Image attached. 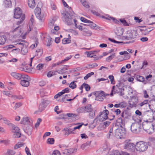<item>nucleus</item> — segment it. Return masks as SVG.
Returning <instances> with one entry per match:
<instances>
[{
  "mask_svg": "<svg viewBox=\"0 0 155 155\" xmlns=\"http://www.w3.org/2000/svg\"><path fill=\"white\" fill-rule=\"evenodd\" d=\"M14 18L18 19L21 17V19L20 21L17 22V25H19L21 24L25 18V15L22 14L21 10L19 8H15L14 10Z\"/></svg>",
  "mask_w": 155,
  "mask_h": 155,
  "instance_id": "f257e3e1",
  "label": "nucleus"
},
{
  "mask_svg": "<svg viewBox=\"0 0 155 155\" xmlns=\"http://www.w3.org/2000/svg\"><path fill=\"white\" fill-rule=\"evenodd\" d=\"M114 134L117 138H124L126 137L125 129L123 126L119 127L116 129Z\"/></svg>",
  "mask_w": 155,
  "mask_h": 155,
  "instance_id": "f03ea898",
  "label": "nucleus"
},
{
  "mask_svg": "<svg viewBox=\"0 0 155 155\" xmlns=\"http://www.w3.org/2000/svg\"><path fill=\"white\" fill-rule=\"evenodd\" d=\"M124 91V88L120 84H118L115 86H114L112 87V89L110 94V96H112L113 94H115L120 93V95L123 96L124 94L123 92Z\"/></svg>",
  "mask_w": 155,
  "mask_h": 155,
  "instance_id": "7ed1b4c3",
  "label": "nucleus"
},
{
  "mask_svg": "<svg viewBox=\"0 0 155 155\" xmlns=\"http://www.w3.org/2000/svg\"><path fill=\"white\" fill-rule=\"evenodd\" d=\"M140 122H136L133 123L131 126L130 130L131 131L135 134H138L142 130V126Z\"/></svg>",
  "mask_w": 155,
  "mask_h": 155,
  "instance_id": "20e7f679",
  "label": "nucleus"
},
{
  "mask_svg": "<svg viewBox=\"0 0 155 155\" xmlns=\"http://www.w3.org/2000/svg\"><path fill=\"white\" fill-rule=\"evenodd\" d=\"M148 146V144L143 141L137 142L135 145V147L137 151L140 152H143L147 149Z\"/></svg>",
  "mask_w": 155,
  "mask_h": 155,
  "instance_id": "39448f33",
  "label": "nucleus"
},
{
  "mask_svg": "<svg viewBox=\"0 0 155 155\" xmlns=\"http://www.w3.org/2000/svg\"><path fill=\"white\" fill-rule=\"evenodd\" d=\"M17 42H19L17 43V45H20L23 47H21V52L23 55L26 54L28 52V49L27 47L28 46V43L25 41L24 40H22L21 39H18L17 40Z\"/></svg>",
  "mask_w": 155,
  "mask_h": 155,
  "instance_id": "423d86ee",
  "label": "nucleus"
},
{
  "mask_svg": "<svg viewBox=\"0 0 155 155\" xmlns=\"http://www.w3.org/2000/svg\"><path fill=\"white\" fill-rule=\"evenodd\" d=\"M130 99L128 101L129 106L130 108L136 107L137 106L138 100L136 96H132L130 97Z\"/></svg>",
  "mask_w": 155,
  "mask_h": 155,
  "instance_id": "0eeeda50",
  "label": "nucleus"
},
{
  "mask_svg": "<svg viewBox=\"0 0 155 155\" xmlns=\"http://www.w3.org/2000/svg\"><path fill=\"white\" fill-rule=\"evenodd\" d=\"M137 32L136 31L131 30L127 31V35L123 37L124 38H125L127 40H131L135 38L137 36Z\"/></svg>",
  "mask_w": 155,
  "mask_h": 155,
  "instance_id": "6e6552de",
  "label": "nucleus"
},
{
  "mask_svg": "<svg viewBox=\"0 0 155 155\" xmlns=\"http://www.w3.org/2000/svg\"><path fill=\"white\" fill-rule=\"evenodd\" d=\"M147 122H151L154 120L153 113L150 111H147L143 116Z\"/></svg>",
  "mask_w": 155,
  "mask_h": 155,
  "instance_id": "1a4fd4ad",
  "label": "nucleus"
},
{
  "mask_svg": "<svg viewBox=\"0 0 155 155\" xmlns=\"http://www.w3.org/2000/svg\"><path fill=\"white\" fill-rule=\"evenodd\" d=\"M11 130L13 133H14L13 137L14 138H19L21 137V134L20 132V129L18 127L14 124H11Z\"/></svg>",
  "mask_w": 155,
  "mask_h": 155,
  "instance_id": "9d476101",
  "label": "nucleus"
},
{
  "mask_svg": "<svg viewBox=\"0 0 155 155\" xmlns=\"http://www.w3.org/2000/svg\"><path fill=\"white\" fill-rule=\"evenodd\" d=\"M124 147L128 150H130L132 152L134 151L135 148L134 144L127 140L125 142Z\"/></svg>",
  "mask_w": 155,
  "mask_h": 155,
  "instance_id": "9b49d317",
  "label": "nucleus"
},
{
  "mask_svg": "<svg viewBox=\"0 0 155 155\" xmlns=\"http://www.w3.org/2000/svg\"><path fill=\"white\" fill-rule=\"evenodd\" d=\"M104 91H99L93 93V94L96 97L95 100L100 101H102L104 100L103 95Z\"/></svg>",
  "mask_w": 155,
  "mask_h": 155,
  "instance_id": "f8f14e48",
  "label": "nucleus"
},
{
  "mask_svg": "<svg viewBox=\"0 0 155 155\" xmlns=\"http://www.w3.org/2000/svg\"><path fill=\"white\" fill-rule=\"evenodd\" d=\"M74 13L73 12L70 14L69 12H67V14H65L66 17L65 18L66 21L68 23V25H71L73 24L72 19H74V16L73 15V14Z\"/></svg>",
  "mask_w": 155,
  "mask_h": 155,
  "instance_id": "ddd939ff",
  "label": "nucleus"
},
{
  "mask_svg": "<svg viewBox=\"0 0 155 155\" xmlns=\"http://www.w3.org/2000/svg\"><path fill=\"white\" fill-rule=\"evenodd\" d=\"M40 10L39 8H37L35 9V12L37 18L42 21L44 20V16L41 14Z\"/></svg>",
  "mask_w": 155,
  "mask_h": 155,
  "instance_id": "4468645a",
  "label": "nucleus"
},
{
  "mask_svg": "<svg viewBox=\"0 0 155 155\" xmlns=\"http://www.w3.org/2000/svg\"><path fill=\"white\" fill-rule=\"evenodd\" d=\"M108 113L109 111L107 110H104L103 112H100L99 113V115H97L96 119L98 117H101L102 115L104 114L102 116V119H101L102 120H105L108 118Z\"/></svg>",
  "mask_w": 155,
  "mask_h": 155,
  "instance_id": "2eb2a0df",
  "label": "nucleus"
},
{
  "mask_svg": "<svg viewBox=\"0 0 155 155\" xmlns=\"http://www.w3.org/2000/svg\"><path fill=\"white\" fill-rule=\"evenodd\" d=\"M142 126V128L145 130H149L150 128L152 129L153 127L152 124L150 122L145 123Z\"/></svg>",
  "mask_w": 155,
  "mask_h": 155,
  "instance_id": "dca6fc26",
  "label": "nucleus"
},
{
  "mask_svg": "<svg viewBox=\"0 0 155 155\" xmlns=\"http://www.w3.org/2000/svg\"><path fill=\"white\" fill-rule=\"evenodd\" d=\"M124 124V122L123 118L121 117L118 118L116 121L115 124V126H118L119 127L120 126H123Z\"/></svg>",
  "mask_w": 155,
  "mask_h": 155,
  "instance_id": "f3484780",
  "label": "nucleus"
},
{
  "mask_svg": "<svg viewBox=\"0 0 155 155\" xmlns=\"http://www.w3.org/2000/svg\"><path fill=\"white\" fill-rule=\"evenodd\" d=\"M135 78L137 81L142 82L144 84H146L147 83V81L145 80L144 78L142 76L137 75L135 77Z\"/></svg>",
  "mask_w": 155,
  "mask_h": 155,
  "instance_id": "a211bd4d",
  "label": "nucleus"
},
{
  "mask_svg": "<svg viewBox=\"0 0 155 155\" xmlns=\"http://www.w3.org/2000/svg\"><path fill=\"white\" fill-rule=\"evenodd\" d=\"M84 109L85 113L91 112L93 110L92 105L91 104L86 105L84 107Z\"/></svg>",
  "mask_w": 155,
  "mask_h": 155,
  "instance_id": "6ab92c4d",
  "label": "nucleus"
},
{
  "mask_svg": "<svg viewBox=\"0 0 155 155\" xmlns=\"http://www.w3.org/2000/svg\"><path fill=\"white\" fill-rule=\"evenodd\" d=\"M20 27L21 26H19L14 28V29L12 30L11 32L13 33L15 32L17 35H20L21 32V30Z\"/></svg>",
  "mask_w": 155,
  "mask_h": 155,
  "instance_id": "aec40b11",
  "label": "nucleus"
},
{
  "mask_svg": "<svg viewBox=\"0 0 155 155\" xmlns=\"http://www.w3.org/2000/svg\"><path fill=\"white\" fill-rule=\"evenodd\" d=\"M4 5L5 8L11 7L12 3L11 0H4Z\"/></svg>",
  "mask_w": 155,
  "mask_h": 155,
  "instance_id": "412c9836",
  "label": "nucleus"
},
{
  "mask_svg": "<svg viewBox=\"0 0 155 155\" xmlns=\"http://www.w3.org/2000/svg\"><path fill=\"white\" fill-rule=\"evenodd\" d=\"M150 28H149L148 29H140V30L141 32L142 35H145L149 34V32L153 29H152L150 30H148V29H150Z\"/></svg>",
  "mask_w": 155,
  "mask_h": 155,
  "instance_id": "4be33fe9",
  "label": "nucleus"
},
{
  "mask_svg": "<svg viewBox=\"0 0 155 155\" xmlns=\"http://www.w3.org/2000/svg\"><path fill=\"white\" fill-rule=\"evenodd\" d=\"M28 5L30 8H34L36 5L35 0H28Z\"/></svg>",
  "mask_w": 155,
  "mask_h": 155,
  "instance_id": "5701e85b",
  "label": "nucleus"
},
{
  "mask_svg": "<svg viewBox=\"0 0 155 155\" xmlns=\"http://www.w3.org/2000/svg\"><path fill=\"white\" fill-rule=\"evenodd\" d=\"M11 75L18 80L21 79V78L22 74H20L16 72H12L11 73Z\"/></svg>",
  "mask_w": 155,
  "mask_h": 155,
  "instance_id": "b1692460",
  "label": "nucleus"
},
{
  "mask_svg": "<svg viewBox=\"0 0 155 155\" xmlns=\"http://www.w3.org/2000/svg\"><path fill=\"white\" fill-rule=\"evenodd\" d=\"M77 151V149L76 148H71L67 150L66 151V153L67 155H70L75 152Z\"/></svg>",
  "mask_w": 155,
  "mask_h": 155,
  "instance_id": "393cba45",
  "label": "nucleus"
},
{
  "mask_svg": "<svg viewBox=\"0 0 155 155\" xmlns=\"http://www.w3.org/2000/svg\"><path fill=\"white\" fill-rule=\"evenodd\" d=\"M55 20L52 18L50 19L48 22V28L51 29L54 27Z\"/></svg>",
  "mask_w": 155,
  "mask_h": 155,
  "instance_id": "a878e982",
  "label": "nucleus"
},
{
  "mask_svg": "<svg viewBox=\"0 0 155 155\" xmlns=\"http://www.w3.org/2000/svg\"><path fill=\"white\" fill-rule=\"evenodd\" d=\"M30 122L29 118L28 117L23 118L22 121H21V124L25 125L28 124Z\"/></svg>",
  "mask_w": 155,
  "mask_h": 155,
  "instance_id": "bb28decb",
  "label": "nucleus"
},
{
  "mask_svg": "<svg viewBox=\"0 0 155 155\" xmlns=\"http://www.w3.org/2000/svg\"><path fill=\"white\" fill-rule=\"evenodd\" d=\"M29 81H25L24 80H21L20 84L21 85L24 87H28L29 85Z\"/></svg>",
  "mask_w": 155,
  "mask_h": 155,
  "instance_id": "cd10ccee",
  "label": "nucleus"
},
{
  "mask_svg": "<svg viewBox=\"0 0 155 155\" xmlns=\"http://www.w3.org/2000/svg\"><path fill=\"white\" fill-rule=\"evenodd\" d=\"M21 80H24L25 81H29L31 80V78L28 75L22 74L21 78Z\"/></svg>",
  "mask_w": 155,
  "mask_h": 155,
  "instance_id": "c85d7f7f",
  "label": "nucleus"
},
{
  "mask_svg": "<svg viewBox=\"0 0 155 155\" xmlns=\"http://www.w3.org/2000/svg\"><path fill=\"white\" fill-rule=\"evenodd\" d=\"M47 106L42 101L39 106V110L40 112H41L44 110Z\"/></svg>",
  "mask_w": 155,
  "mask_h": 155,
  "instance_id": "c756f323",
  "label": "nucleus"
},
{
  "mask_svg": "<svg viewBox=\"0 0 155 155\" xmlns=\"http://www.w3.org/2000/svg\"><path fill=\"white\" fill-rule=\"evenodd\" d=\"M68 67V66L64 65V67L63 68L61 69L59 72H58V73L62 74L64 73H65L66 72L65 71L68 69L67 67Z\"/></svg>",
  "mask_w": 155,
  "mask_h": 155,
  "instance_id": "7c9ffc66",
  "label": "nucleus"
},
{
  "mask_svg": "<svg viewBox=\"0 0 155 155\" xmlns=\"http://www.w3.org/2000/svg\"><path fill=\"white\" fill-rule=\"evenodd\" d=\"M6 38L5 36H0V45H2L5 44Z\"/></svg>",
  "mask_w": 155,
  "mask_h": 155,
  "instance_id": "2f4dec72",
  "label": "nucleus"
},
{
  "mask_svg": "<svg viewBox=\"0 0 155 155\" xmlns=\"http://www.w3.org/2000/svg\"><path fill=\"white\" fill-rule=\"evenodd\" d=\"M58 72L57 71H49L47 74V76L48 77H51L52 76L56 74V73Z\"/></svg>",
  "mask_w": 155,
  "mask_h": 155,
  "instance_id": "473e14b6",
  "label": "nucleus"
},
{
  "mask_svg": "<svg viewBox=\"0 0 155 155\" xmlns=\"http://www.w3.org/2000/svg\"><path fill=\"white\" fill-rule=\"evenodd\" d=\"M40 94L41 97L46 96L47 94V93L44 89H41L40 90Z\"/></svg>",
  "mask_w": 155,
  "mask_h": 155,
  "instance_id": "72a5a7b5",
  "label": "nucleus"
},
{
  "mask_svg": "<svg viewBox=\"0 0 155 155\" xmlns=\"http://www.w3.org/2000/svg\"><path fill=\"white\" fill-rule=\"evenodd\" d=\"M81 2L83 6L86 8H89L90 6L88 3L86 2V0H81Z\"/></svg>",
  "mask_w": 155,
  "mask_h": 155,
  "instance_id": "f704fd0d",
  "label": "nucleus"
},
{
  "mask_svg": "<svg viewBox=\"0 0 155 155\" xmlns=\"http://www.w3.org/2000/svg\"><path fill=\"white\" fill-rule=\"evenodd\" d=\"M91 142V141H88L85 143L82 144L81 146V148L82 149V150H84L86 147L90 145Z\"/></svg>",
  "mask_w": 155,
  "mask_h": 155,
  "instance_id": "c9c22d12",
  "label": "nucleus"
},
{
  "mask_svg": "<svg viewBox=\"0 0 155 155\" xmlns=\"http://www.w3.org/2000/svg\"><path fill=\"white\" fill-rule=\"evenodd\" d=\"M121 117L124 120L125 118H128V115L127 114V111H124L121 114Z\"/></svg>",
  "mask_w": 155,
  "mask_h": 155,
  "instance_id": "e433bc0d",
  "label": "nucleus"
},
{
  "mask_svg": "<svg viewBox=\"0 0 155 155\" xmlns=\"http://www.w3.org/2000/svg\"><path fill=\"white\" fill-rule=\"evenodd\" d=\"M77 81H74L71 82L69 84V87L71 88L72 89H74L76 88L77 87V85L75 83V82Z\"/></svg>",
  "mask_w": 155,
  "mask_h": 155,
  "instance_id": "4c0bfd02",
  "label": "nucleus"
},
{
  "mask_svg": "<svg viewBox=\"0 0 155 155\" xmlns=\"http://www.w3.org/2000/svg\"><path fill=\"white\" fill-rule=\"evenodd\" d=\"M24 144V143H23L21 142H19L18 143H17L16 144L14 148V149H16L22 146Z\"/></svg>",
  "mask_w": 155,
  "mask_h": 155,
  "instance_id": "58836bf2",
  "label": "nucleus"
},
{
  "mask_svg": "<svg viewBox=\"0 0 155 155\" xmlns=\"http://www.w3.org/2000/svg\"><path fill=\"white\" fill-rule=\"evenodd\" d=\"M89 23L90 24L88 25L84 24H83L84 25L87 26H89L92 28L96 29L97 28H96V25L92 21V23Z\"/></svg>",
  "mask_w": 155,
  "mask_h": 155,
  "instance_id": "ea45409f",
  "label": "nucleus"
},
{
  "mask_svg": "<svg viewBox=\"0 0 155 155\" xmlns=\"http://www.w3.org/2000/svg\"><path fill=\"white\" fill-rule=\"evenodd\" d=\"M148 100H146L144 101L143 102L137 104V106L138 107H142L144 105L147 104H148Z\"/></svg>",
  "mask_w": 155,
  "mask_h": 155,
  "instance_id": "a19ab883",
  "label": "nucleus"
},
{
  "mask_svg": "<svg viewBox=\"0 0 155 155\" xmlns=\"http://www.w3.org/2000/svg\"><path fill=\"white\" fill-rule=\"evenodd\" d=\"M80 19L82 22L86 23H88L92 22V21L88 20L83 17H81V18Z\"/></svg>",
  "mask_w": 155,
  "mask_h": 155,
  "instance_id": "79ce46f5",
  "label": "nucleus"
},
{
  "mask_svg": "<svg viewBox=\"0 0 155 155\" xmlns=\"http://www.w3.org/2000/svg\"><path fill=\"white\" fill-rule=\"evenodd\" d=\"M42 54V51L41 50L38 49L36 51V53L35 56H38V57H40Z\"/></svg>",
  "mask_w": 155,
  "mask_h": 155,
  "instance_id": "37998d69",
  "label": "nucleus"
},
{
  "mask_svg": "<svg viewBox=\"0 0 155 155\" xmlns=\"http://www.w3.org/2000/svg\"><path fill=\"white\" fill-rule=\"evenodd\" d=\"M84 107H80L77 109V111L78 113H82L83 112L85 113L84 109Z\"/></svg>",
  "mask_w": 155,
  "mask_h": 155,
  "instance_id": "c03bdc74",
  "label": "nucleus"
},
{
  "mask_svg": "<svg viewBox=\"0 0 155 155\" xmlns=\"http://www.w3.org/2000/svg\"><path fill=\"white\" fill-rule=\"evenodd\" d=\"M54 140L53 138H49L47 140V142L48 143L52 144L54 143Z\"/></svg>",
  "mask_w": 155,
  "mask_h": 155,
  "instance_id": "a18cd8bd",
  "label": "nucleus"
},
{
  "mask_svg": "<svg viewBox=\"0 0 155 155\" xmlns=\"http://www.w3.org/2000/svg\"><path fill=\"white\" fill-rule=\"evenodd\" d=\"M115 56V54H114L112 55L109 56L106 58V60L107 62H109Z\"/></svg>",
  "mask_w": 155,
  "mask_h": 155,
  "instance_id": "49530a36",
  "label": "nucleus"
},
{
  "mask_svg": "<svg viewBox=\"0 0 155 155\" xmlns=\"http://www.w3.org/2000/svg\"><path fill=\"white\" fill-rule=\"evenodd\" d=\"M2 120H3L4 123L8 125H11V124H13L10 123V121L5 118H3L2 119Z\"/></svg>",
  "mask_w": 155,
  "mask_h": 155,
  "instance_id": "de8ad7c7",
  "label": "nucleus"
},
{
  "mask_svg": "<svg viewBox=\"0 0 155 155\" xmlns=\"http://www.w3.org/2000/svg\"><path fill=\"white\" fill-rule=\"evenodd\" d=\"M103 18H105L106 19L109 20H111L112 19L114 20L116 23H118L119 22H120L119 21H118L117 20L115 19L114 18L112 17H109V18H105L104 16H103L102 17Z\"/></svg>",
  "mask_w": 155,
  "mask_h": 155,
  "instance_id": "09e8293b",
  "label": "nucleus"
},
{
  "mask_svg": "<svg viewBox=\"0 0 155 155\" xmlns=\"http://www.w3.org/2000/svg\"><path fill=\"white\" fill-rule=\"evenodd\" d=\"M84 32V35L87 36H91L92 35V32L91 31H87L86 30L85 31H83Z\"/></svg>",
  "mask_w": 155,
  "mask_h": 155,
  "instance_id": "8fccbe9b",
  "label": "nucleus"
},
{
  "mask_svg": "<svg viewBox=\"0 0 155 155\" xmlns=\"http://www.w3.org/2000/svg\"><path fill=\"white\" fill-rule=\"evenodd\" d=\"M94 74V73L93 72H91L88 73L84 77V80H87Z\"/></svg>",
  "mask_w": 155,
  "mask_h": 155,
  "instance_id": "3c124183",
  "label": "nucleus"
},
{
  "mask_svg": "<svg viewBox=\"0 0 155 155\" xmlns=\"http://www.w3.org/2000/svg\"><path fill=\"white\" fill-rule=\"evenodd\" d=\"M108 78L110 79L111 83L112 84H115V81L114 77L113 75H109L108 76Z\"/></svg>",
  "mask_w": 155,
  "mask_h": 155,
  "instance_id": "603ef678",
  "label": "nucleus"
},
{
  "mask_svg": "<svg viewBox=\"0 0 155 155\" xmlns=\"http://www.w3.org/2000/svg\"><path fill=\"white\" fill-rule=\"evenodd\" d=\"M7 153L9 155H14L15 154V152L12 150H8Z\"/></svg>",
  "mask_w": 155,
  "mask_h": 155,
  "instance_id": "864d4df0",
  "label": "nucleus"
},
{
  "mask_svg": "<svg viewBox=\"0 0 155 155\" xmlns=\"http://www.w3.org/2000/svg\"><path fill=\"white\" fill-rule=\"evenodd\" d=\"M117 128V127L115 126H114V125L112 127H111L110 129L109 130V132L110 134H109V136H110V135H111V134H112V135H113L114 134L113 133V129H116Z\"/></svg>",
  "mask_w": 155,
  "mask_h": 155,
  "instance_id": "5fc2aeb1",
  "label": "nucleus"
},
{
  "mask_svg": "<svg viewBox=\"0 0 155 155\" xmlns=\"http://www.w3.org/2000/svg\"><path fill=\"white\" fill-rule=\"evenodd\" d=\"M83 85H84V87L87 91H88L90 90L91 88L88 84L84 83Z\"/></svg>",
  "mask_w": 155,
  "mask_h": 155,
  "instance_id": "6e6d98bb",
  "label": "nucleus"
},
{
  "mask_svg": "<svg viewBox=\"0 0 155 155\" xmlns=\"http://www.w3.org/2000/svg\"><path fill=\"white\" fill-rule=\"evenodd\" d=\"M108 40L110 41H111L113 42L114 43H116L117 44H120V43H123V42L122 41H116L114 39H112L110 38H108Z\"/></svg>",
  "mask_w": 155,
  "mask_h": 155,
  "instance_id": "4d7b16f0",
  "label": "nucleus"
},
{
  "mask_svg": "<svg viewBox=\"0 0 155 155\" xmlns=\"http://www.w3.org/2000/svg\"><path fill=\"white\" fill-rule=\"evenodd\" d=\"M120 21L121 22L122 24L125 26H128L129 25L128 24L127 22L124 19H120Z\"/></svg>",
  "mask_w": 155,
  "mask_h": 155,
  "instance_id": "13d9d810",
  "label": "nucleus"
},
{
  "mask_svg": "<svg viewBox=\"0 0 155 155\" xmlns=\"http://www.w3.org/2000/svg\"><path fill=\"white\" fill-rule=\"evenodd\" d=\"M41 121L42 120L40 118H39L38 119L37 122L35 125V126L36 127H38Z\"/></svg>",
  "mask_w": 155,
  "mask_h": 155,
  "instance_id": "bf43d9fd",
  "label": "nucleus"
},
{
  "mask_svg": "<svg viewBox=\"0 0 155 155\" xmlns=\"http://www.w3.org/2000/svg\"><path fill=\"white\" fill-rule=\"evenodd\" d=\"M44 64H39L37 66L36 68L38 70H40L42 69Z\"/></svg>",
  "mask_w": 155,
  "mask_h": 155,
  "instance_id": "052dcab7",
  "label": "nucleus"
},
{
  "mask_svg": "<svg viewBox=\"0 0 155 155\" xmlns=\"http://www.w3.org/2000/svg\"><path fill=\"white\" fill-rule=\"evenodd\" d=\"M71 40L68 38L64 39L62 41V43L64 44H65L66 43H69L70 42Z\"/></svg>",
  "mask_w": 155,
  "mask_h": 155,
  "instance_id": "680f3d73",
  "label": "nucleus"
},
{
  "mask_svg": "<svg viewBox=\"0 0 155 155\" xmlns=\"http://www.w3.org/2000/svg\"><path fill=\"white\" fill-rule=\"evenodd\" d=\"M34 23V19L32 17H31L29 23V25L30 27V26H32L33 25Z\"/></svg>",
  "mask_w": 155,
  "mask_h": 155,
  "instance_id": "e2e57ef3",
  "label": "nucleus"
},
{
  "mask_svg": "<svg viewBox=\"0 0 155 155\" xmlns=\"http://www.w3.org/2000/svg\"><path fill=\"white\" fill-rule=\"evenodd\" d=\"M32 131V129L31 127L28 130L27 129L25 130V132L28 135H30L31 134Z\"/></svg>",
  "mask_w": 155,
  "mask_h": 155,
  "instance_id": "0e129e2a",
  "label": "nucleus"
},
{
  "mask_svg": "<svg viewBox=\"0 0 155 155\" xmlns=\"http://www.w3.org/2000/svg\"><path fill=\"white\" fill-rule=\"evenodd\" d=\"M111 155H121V153L117 150H115L114 151L113 154Z\"/></svg>",
  "mask_w": 155,
  "mask_h": 155,
  "instance_id": "69168bd1",
  "label": "nucleus"
},
{
  "mask_svg": "<svg viewBox=\"0 0 155 155\" xmlns=\"http://www.w3.org/2000/svg\"><path fill=\"white\" fill-rule=\"evenodd\" d=\"M71 57L72 56L71 55H70L69 56L66 57L64 59V60H62L61 61V63H62L64 62H65L68 61L69 59H71Z\"/></svg>",
  "mask_w": 155,
  "mask_h": 155,
  "instance_id": "338daca9",
  "label": "nucleus"
},
{
  "mask_svg": "<svg viewBox=\"0 0 155 155\" xmlns=\"http://www.w3.org/2000/svg\"><path fill=\"white\" fill-rule=\"evenodd\" d=\"M42 102L46 106L50 103V101L48 100H44Z\"/></svg>",
  "mask_w": 155,
  "mask_h": 155,
  "instance_id": "774afa93",
  "label": "nucleus"
}]
</instances>
